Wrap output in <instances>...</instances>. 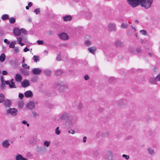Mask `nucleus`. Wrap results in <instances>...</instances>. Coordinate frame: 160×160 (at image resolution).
<instances>
[{"instance_id":"obj_29","label":"nucleus","mask_w":160,"mask_h":160,"mask_svg":"<svg viewBox=\"0 0 160 160\" xmlns=\"http://www.w3.org/2000/svg\"><path fill=\"white\" fill-rule=\"evenodd\" d=\"M16 43L15 41H12L9 45V47L10 48H15V46Z\"/></svg>"},{"instance_id":"obj_50","label":"nucleus","mask_w":160,"mask_h":160,"mask_svg":"<svg viewBox=\"0 0 160 160\" xmlns=\"http://www.w3.org/2000/svg\"><path fill=\"white\" fill-rule=\"evenodd\" d=\"M155 78L157 82L160 81V73L155 77Z\"/></svg>"},{"instance_id":"obj_54","label":"nucleus","mask_w":160,"mask_h":160,"mask_svg":"<svg viewBox=\"0 0 160 160\" xmlns=\"http://www.w3.org/2000/svg\"><path fill=\"white\" fill-rule=\"evenodd\" d=\"M78 108L79 109L81 110L82 108V105L81 103H79L78 105Z\"/></svg>"},{"instance_id":"obj_47","label":"nucleus","mask_w":160,"mask_h":160,"mask_svg":"<svg viewBox=\"0 0 160 160\" xmlns=\"http://www.w3.org/2000/svg\"><path fill=\"white\" fill-rule=\"evenodd\" d=\"M20 32H22V33H23L25 34H27V31L24 28H22L20 30Z\"/></svg>"},{"instance_id":"obj_16","label":"nucleus","mask_w":160,"mask_h":160,"mask_svg":"<svg viewBox=\"0 0 160 160\" xmlns=\"http://www.w3.org/2000/svg\"><path fill=\"white\" fill-rule=\"evenodd\" d=\"M22 86L25 88L30 85V83L26 79L24 80L23 82H22Z\"/></svg>"},{"instance_id":"obj_17","label":"nucleus","mask_w":160,"mask_h":160,"mask_svg":"<svg viewBox=\"0 0 160 160\" xmlns=\"http://www.w3.org/2000/svg\"><path fill=\"white\" fill-rule=\"evenodd\" d=\"M63 21H69L71 20L72 18V17L70 15H66L65 16L63 17Z\"/></svg>"},{"instance_id":"obj_44","label":"nucleus","mask_w":160,"mask_h":160,"mask_svg":"<svg viewBox=\"0 0 160 160\" xmlns=\"http://www.w3.org/2000/svg\"><path fill=\"white\" fill-rule=\"evenodd\" d=\"M93 154L95 157H97L98 154V152L97 150H95L93 151Z\"/></svg>"},{"instance_id":"obj_14","label":"nucleus","mask_w":160,"mask_h":160,"mask_svg":"<svg viewBox=\"0 0 160 160\" xmlns=\"http://www.w3.org/2000/svg\"><path fill=\"white\" fill-rule=\"evenodd\" d=\"M4 105L6 108L10 107L11 105V102L9 99H6L4 102Z\"/></svg>"},{"instance_id":"obj_43","label":"nucleus","mask_w":160,"mask_h":160,"mask_svg":"<svg viewBox=\"0 0 160 160\" xmlns=\"http://www.w3.org/2000/svg\"><path fill=\"white\" fill-rule=\"evenodd\" d=\"M140 32L143 35H146L147 34V32L145 30H141L140 31Z\"/></svg>"},{"instance_id":"obj_34","label":"nucleus","mask_w":160,"mask_h":160,"mask_svg":"<svg viewBox=\"0 0 160 160\" xmlns=\"http://www.w3.org/2000/svg\"><path fill=\"white\" fill-rule=\"evenodd\" d=\"M9 21L11 23H14L15 22L16 20L15 18L11 17L9 18Z\"/></svg>"},{"instance_id":"obj_39","label":"nucleus","mask_w":160,"mask_h":160,"mask_svg":"<svg viewBox=\"0 0 160 160\" xmlns=\"http://www.w3.org/2000/svg\"><path fill=\"white\" fill-rule=\"evenodd\" d=\"M91 42L89 40H86L84 44L87 46H89L91 44Z\"/></svg>"},{"instance_id":"obj_5","label":"nucleus","mask_w":160,"mask_h":160,"mask_svg":"<svg viewBox=\"0 0 160 160\" xmlns=\"http://www.w3.org/2000/svg\"><path fill=\"white\" fill-rule=\"evenodd\" d=\"M58 36L59 38L62 40H65L68 39V36L65 32H62L58 34Z\"/></svg>"},{"instance_id":"obj_22","label":"nucleus","mask_w":160,"mask_h":160,"mask_svg":"<svg viewBox=\"0 0 160 160\" xmlns=\"http://www.w3.org/2000/svg\"><path fill=\"white\" fill-rule=\"evenodd\" d=\"M22 77H21L20 74L17 73L16 75L15 79L17 82H20L22 80Z\"/></svg>"},{"instance_id":"obj_4","label":"nucleus","mask_w":160,"mask_h":160,"mask_svg":"<svg viewBox=\"0 0 160 160\" xmlns=\"http://www.w3.org/2000/svg\"><path fill=\"white\" fill-rule=\"evenodd\" d=\"M7 114H10L13 116H15L17 114L18 110L14 108H10L6 111Z\"/></svg>"},{"instance_id":"obj_24","label":"nucleus","mask_w":160,"mask_h":160,"mask_svg":"<svg viewBox=\"0 0 160 160\" xmlns=\"http://www.w3.org/2000/svg\"><path fill=\"white\" fill-rule=\"evenodd\" d=\"M118 104L120 106H122L126 105L125 101L122 99L118 101Z\"/></svg>"},{"instance_id":"obj_27","label":"nucleus","mask_w":160,"mask_h":160,"mask_svg":"<svg viewBox=\"0 0 160 160\" xmlns=\"http://www.w3.org/2000/svg\"><path fill=\"white\" fill-rule=\"evenodd\" d=\"M5 55L4 54L2 53L0 56V61L1 62H3L5 59Z\"/></svg>"},{"instance_id":"obj_57","label":"nucleus","mask_w":160,"mask_h":160,"mask_svg":"<svg viewBox=\"0 0 160 160\" xmlns=\"http://www.w3.org/2000/svg\"><path fill=\"white\" fill-rule=\"evenodd\" d=\"M37 42L38 44H43V41L42 40H38Z\"/></svg>"},{"instance_id":"obj_51","label":"nucleus","mask_w":160,"mask_h":160,"mask_svg":"<svg viewBox=\"0 0 160 160\" xmlns=\"http://www.w3.org/2000/svg\"><path fill=\"white\" fill-rule=\"evenodd\" d=\"M122 156L123 158H125L126 160H128L129 158V156L126 154H123Z\"/></svg>"},{"instance_id":"obj_20","label":"nucleus","mask_w":160,"mask_h":160,"mask_svg":"<svg viewBox=\"0 0 160 160\" xmlns=\"http://www.w3.org/2000/svg\"><path fill=\"white\" fill-rule=\"evenodd\" d=\"M21 72L26 76H28L29 75V72L28 71L25 70L24 69L22 68L20 69Z\"/></svg>"},{"instance_id":"obj_53","label":"nucleus","mask_w":160,"mask_h":160,"mask_svg":"<svg viewBox=\"0 0 160 160\" xmlns=\"http://www.w3.org/2000/svg\"><path fill=\"white\" fill-rule=\"evenodd\" d=\"M24 97V95L22 93H20L19 94V97L21 99H22Z\"/></svg>"},{"instance_id":"obj_63","label":"nucleus","mask_w":160,"mask_h":160,"mask_svg":"<svg viewBox=\"0 0 160 160\" xmlns=\"http://www.w3.org/2000/svg\"><path fill=\"white\" fill-rule=\"evenodd\" d=\"M71 131H70V130L68 131V133H72V134H74V133H75V131H74V130H71Z\"/></svg>"},{"instance_id":"obj_48","label":"nucleus","mask_w":160,"mask_h":160,"mask_svg":"<svg viewBox=\"0 0 160 160\" xmlns=\"http://www.w3.org/2000/svg\"><path fill=\"white\" fill-rule=\"evenodd\" d=\"M34 12L36 14H38L40 12V9L38 8L34 10Z\"/></svg>"},{"instance_id":"obj_8","label":"nucleus","mask_w":160,"mask_h":160,"mask_svg":"<svg viewBox=\"0 0 160 160\" xmlns=\"http://www.w3.org/2000/svg\"><path fill=\"white\" fill-rule=\"evenodd\" d=\"M114 45L116 47H122L124 46V44L121 40H118L115 42Z\"/></svg>"},{"instance_id":"obj_46","label":"nucleus","mask_w":160,"mask_h":160,"mask_svg":"<svg viewBox=\"0 0 160 160\" xmlns=\"http://www.w3.org/2000/svg\"><path fill=\"white\" fill-rule=\"evenodd\" d=\"M5 87H6V86H5V84L4 82H2V84H1V89L2 90L4 89H5Z\"/></svg>"},{"instance_id":"obj_1","label":"nucleus","mask_w":160,"mask_h":160,"mask_svg":"<svg viewBox=\"0 0 160 160\" xmlns=\"http://www.w3.org/2000/svg\"><path fill=\"white\" fill-rule=\"evenodd\" d=\"M128 4L133 8L139 5L148 9L150 8L152 4L153 0H127Z\"/></svg>"},{"instance_id":"obj_28","label":"nucleus","mask_w":160,"mask_h":160,"mask_svg":"<svg viewBox=\"0 0 160 160\" xmlns=\"http://www.w3.org/2000/svg\"><path fill=\"white\" fill-rule=\"evenodd\" d=\"M24 106V103L22 101H21L18 103V107L20 109H22Z\"/></svg>"},{"instance_id":"obj_64","label":"nucleus","mask_w":160,"mask_h":160,"mask_svg":"<svg viewBox=\"0 0 160 160\" xmlns=\"http://www.w3.org/2000/svg\"><path fill=\"white\" fill-rule=\"evenodd\" d=\"M0 78H1V82H4V78H3V76H1Z\"/></svg>"},{"instance_id":"obj_37","label":"nucleus","mask_w":160,"mask_h":160,"mask_svg":"<svg viewBox=\"0 0 160 160\" xmlns=\"http://www.w3.org/2000/svg\"><path fill=\"white\" fill-rule=\"evenodd\" d=\"M108 81L109 83H112L115 82V79L113 77H110L108 79Z\"/></svg>"},{"instance_id":"obj_33","label":"nucleus","mask_w":160,"mask_h":160,"mask_svg":"<svg viewBox=\"0 0 160 160\" xmlns=\"http://www.w3.org/2000/svg\"><path fill=\"white\" fill-rule=\"evenodd\" d=\"M4 100V97L3 94H0V103L2 102Z\"/></svg>"},{"instance_id":"obj_58","label":"nucleus","mask_w":160,"mask_h":160,"mask_svg":"<svg viewBox=\"0 0 160 160\" xmlns=\"http://www.w3.org/2000/svg\"><path fill=\"white\" fill-rule=\"evenodd\" d=\"M4 42L5 43H6L7 44H8L10 43V42L6 39H4Z\"/></svg>"},{"instance_id":"obj_32","label":"nucleus","mask_w":160,"mask_h":160,"mask_svg":"<svg viewBox=\"0 0 160 160\" xmlns=\"http://www.w3.org/2000/svg\"><path fill=\"white\" fill-rule=\"evenodd\" d=\"M62 73V71L61 70H58L55 72V74L57 76H59Z\"/></svg>"},{"instance_id":"obj_12","label":"nucleus","mask_w":160,"mask_h":160,"mask_svg":"<svg viewBox=\"0 0 160 160\" xmlns=\"http://www.w3.org/2000/svg\"><path fill=\"white\" fill-rule=\"evenodd\" d=\"M148 80L149 82L151 84H157L155 78L150 77Z\"/></svg>"},{"instance_id":"obj_52","label":"nucleus","mask_w":160,"mask_h":160,"mask_svg":"<svg viewBox=\"0 0 160 160\" xmlns=\"http://www.w3.org/2000/svg\"><path fill=\"white\" fill-rule=\"evenodd\" d=\"M60 53L59 52V53L58 55V56L56 58L57 60L58 61H60L61 60V57L60 56Z\"/></svg>"},{"instance_id":"obj_56","label":"nucleus","mask_w":160,"mask_h":160,"mask_svg":"<svg viewBox=\"0 0 160 160\" xmlns=\"http://www.w3.org/2000/svg\"><path fill=\"white\" fill-rule=\"evenodd\" d=\"M84 78L85 80H87L89 78L88 75H86L84 76Z\"/></svg>"},{"instance_id":"obj_18","label":"nucleus","mask_w":160,"mask_h":160,"mask_svg":"<svg viewBox=\"0 0 160 160\" xmlns=\"http://www.w3.org/2000/svg\"><path fill=\"white\" fill-rule=\"evenodd\" d=\"M37 137L36 136L32 137L29 140V143L31 144L35 143L37 142Z\"/></svg>"},{"instance_id":"obj_21","label":"nucleus","mask_w":160,"mask_h":160,"mask_svg":"<svg viewBox=\"0 0 160 160\" xmlns=\"http://www.w3.org/2000/svg\"><path fill=\"white\" fill-rule=\"evenodd\" d=\"M89 52L92 54H94L96 51V48L94 47H91L88 48Z\"/></svg>"},{"instance_id":"obj_38","label":"nucleus","mask_w":160,"mask_h":160,"mask_svg":"<svg viewBox=\"0 0 160 160\" xmlns=\"http://www.w3.org/2000/svg\"><path fill=\"white\" fill-rule=\"evenodd\" d=\"M91 13L89 11H88L86 13V17L87 18H90L91 17Z\"/></svg>"},{"instance_id":"obj_61","label":"nucleus","mask_w":160,"mask_h":160,"mask_svg":"<svg viewBox=\"0 0 160 160\" xmlns=\"http://www.w3.org/2000/svg\"><path fill=\"white\" fill-rule=\"evenodd\" d=\"M23 51L25 52H26L29 51V49H28L27 47H25L23 49Z\"/></svg>"},{"instance_id":"obj_55","label":"nucleus","mask_w":160,"mask_h":160,"mask_svg":"<svg viewBox=\"0 0 160 160\" xmlns=\"http://www.w3.org/2000/svg\"><path fill=\"white\" fill-rule=\"evenodd\" d=\"M136 51L138 53H140L141 52V48H137L136 49Z\"/></svg>"},{"instance_id":"obj_36","label":"nucleus","mask_w":160,"mask_h":160,"mask_svg":"<svg viewBox=\"0 0 160 160\" xmlns=\"http://www.w3.org/2000/svg\"><path fill=\"white\" fill-rule=\"evenodd\" d=\"M128 27V25L126 23H122L121 25V27L123 28H126Z\"/></svg>"},{"instance_id":"obj_35","label":"nucleus","mask_w":160,"mask_h":160,"mask_svg":"<svg viewBox=\"0 0 160 160\" xmlns=\"http://www.w3.org/2000/svg\"><path fill=\"white\" fill-rule=\"evenodd\" d=\"M43 150V148L40 146H38L37 147L36 150L37 152H40Z\"/></svg>"},{"instance_id":"obj_15","label":"nucleus","mask_w":160,"mask_h":160,"mask_svg":"<svg viewBox=\"0 0 160 160\" xmlns=\"http://www.w3.org/2000/svg\"><path fill=\"white\" fill-rule=\"evenodd\" d=\"M13 33L17 36H19L21 34L20 30L18 28H16L13 30Z\"/></svg>"},{"instance_id":"obj_60","label":"nucleus","mask_w":160,"mask_h":160,"mask_svg":"<svg viewBox=\"0 0 160 160\" xmlns=\"http://www.w3.org/2000/svg\"><path fill=\"white\" fill-rule=\"evenodd\" d=\"M8 74V72L7 71L4 70L2 71V74L3 75H6Z\"/></svg>"},{"instance_id":"obj_31","label":"nucleus","mask_w":160,"mask_h":160,"mask_svg":"<svg viewBox=\"0 0 160 160\" xmlns=\"http://www.w3.org/2000/svg\"><path fill=\"white\" fill-rule=\"evenodd\" d=\"M1 19L3 20H5L9 19V16L8 14H4L2 16Z\"/></svg>"},{"instance_id":"obj_62","label":"nucleus","mask_w":160,"mask_h":160,"mask_svg":"<svg viewBox=\"0 0 160 160\" xmlns=\"http://www.w3.org/2000/svg\"><path fill=\"white\" fill-rule=\"evenodd\" d=\"M22 37H19L17 39V41L19 42H20L22 41Z\"/></svg>"},{"instance_id":"obj_2","label":"nucleus","mask_w":160,"mask_h":160,"mask_svg":"<svg viewBox=\"0 0 160 160\" xmlns=\"http://www.w3.org/2000/svg\"><path fill=\"white\" fill-rule=\"evenodd\" d=\"M56 85L58 87V90L60 92H64L66 89L68 88V85L62 82L61 83L58 82L56 83Z\"/></svg>"},{"instance_id":"obj_30","label":"nucleus","mask_w":160,"mask_h":160,"mask_svg":"<svg viewBox=\"0 0 160 160\" xmlns=\"http://www.w3.org/2000/svg\"><path fill=\"white\" fill-rule=\"evenodd\" d=\"M32 59L34 60L35 62H37L39 61V57L36 55H34Z\"/></svg>"},{"instance_id":"obj_45","label":"nucleus","mask_w":160,"mask_h":160,"mask_svg":"<svg viewBox=\"0 0 160 160\" xmlns=\"http://www.w3.org/2000/svg\"><path fill=\"white\" fill-rule=\"evenodd\" d=\"M59 127H57L55 130V133L57 135H59L60 133V131L59 130Z\"/></svg>"},{"instance_id":"obj_59","label":"nucleus","mask_w":160,"mask_h":160,"mask_svg":"<svg viewBox=\"0 0 160 160\" xmlns=\"http://www.w3.org/2000/svg\"><path fill=\"white\" fill-rule=\"evenodd\" d=\"M129 51L130 53H132L134 51V50L132 48H129Z\"/></svg>"},{"instance_id":"obj_10","label":"nucleus","mask_w":160,"mask_h":160,"mask_svg":"<svg viewBox=\"0 0 160 160\" xmlns=\"http://www.w3.org/2000/svg\"><path fill=\"white\" fill-rule=\"evenodd\" d=\"M10 145L8 140H5L2 142V146L5 148H8L9 146Z\"/></svg>"},{"instance_id":"obj_3","label":"nucleus","mask_w":160,"mask_h":160,"mask_svg":"<svg viewBox=\"0 0 160 160\" xmlns=\"http://www.w3.org/2000/svg\"><path fill=\"white\" fill-rule=\"evenodd\" d=\"M104 158L106 160H114L112 152L110 150H108L105 153Z\"/></svg>"},{"instance_id":"obj_40","label":"nucleus","mask_w":160,"mask_h":160,"mask_svg":"<svg viewBox=\"0 0 160 160\" xmlns=\"http://www.w3.org/2000/svg\"><path fill=\"white\" fill-rule=\"evenodd\" d=\"M10 82L11 83L9 84V87L11 88H16V87H15V85L14 82H12V81H10Z\"/></svg>"},{"instance_id":"obj_9","label":"nucleus","mask_w":160,"mask_h":160,"mask_svg":"<svg viewBox=\"0 0 160 160\" xmlns=\"http://www.w3.org/2000/svg\"><path fill=\"white\" fill-rule=\"evenodd\" d=\"M41 72V69L39 68H34L32 70V72L34 75H39Z\"/></svg>"},{"instance_id":"obj_26","label":"nucleus","mask_w":160,"mask_h":160,"mask_svg":"<svg viewBox=\"0 0 160 160\" xmlns=\"http://www.w3.org/2000/svg\"><path fill=\"white\" fill-rule=\"evenodd\" d=\"M109 134V133L108 132H106L102 133L101 136L103 138H107Z\"/></svg>"},{"instance_id":"obj_19","label":"nucleus","mask_w":160,"mask_h":160,"mask_svg":"<svg viewBox=\"0 0 160 160\" xmlns=\"http://www.w3.org/2000/svg\"><path fill=\"white\" fill-rule=\"evenodd\" d=\"M67 123L68 124V127L69 128L71 127L72 126L73 122H72V118L71 117H69L67 119Z\"/></svg>"},{"instance_id":"obj_23","label":"nucleus","mask_w":160,"mask_h":160,"mask_svg":"<svg viewBox=\"0 0 160 160\" xmlns=\"http://www.w3.org/2000/svg\"><path fill=\"white\" fill-rule=\"evenodd\" d=\"M16 160H27L26 158H24L22 155L18 154L16 156Z\"/></svg>"},{"instance_id":"obj_13","label":"nucleus","mask_w":160,"mask_h":160,"mask_svg":"<svg viewBox=\"0 0 160 160\" xmlns=\"http://www.w3.org/2000/svg\"><path fill=\"white\" fill-rule=\"evenodd\" d=\"M25 96L26 98H32L33 97V93L31 91H27L25 92Z\"/></svg>"},{"instance_id":"obj_42","label":"nucleus","mask_w":160,"mask_h":160,"mask_svg":"<svg viewBox=\"0 0 160 160\" xmlns=\"http://www.w3.org/2000/svg\"><path fill=\"white\" fill-rule=\"evenodd\" d=\"M50 143V141H45L44 142V144L45 146L48 147Z\"/></svg>"},{"instance_id":"obj_41","label":"nucleus","mask_w":160,"mask_h":160,"mask_svg":"<svg viewBox=\"0 0 160 160\" xmlns=\"http://www.w3.org/2000/svg\"><path fill=\"white\" fill-rule=\"evenodd\" d=\"M45 74L48 76L50 75L51 74V72L49 70H46L44 71Z\"/></svg>"},{"instance_id":"obj_11","label":"nucleus","mask_w":160,"mask_h":160,"mask_svg":"<svg viewBox=\"0 0 160 160\" xmlns=\"http://www.w3.org/2000/svg\"><path fill=\"white\" fill-rule=\"evenodd\" d=\"M27 107L30 109L32 110L35 107V104L33 102L31 101L28 103L26 105Z\"/></svg>"},{"instance_id":"obj_49","label":"nucleus","mask_w":160,"mask_h":160,"mask_svg":"<svg viewBox=\"0 0 160 160\" xmlns=\"http://www.w3.org/2000/svg\"><path fill=\"white\" fill-rule=\"evenodd\" d=\"M19 52V50L18 47H15L14 50V53H17Z\"/></svg>"},{"instance_id":"obj_6","label":"nucleus","mask_w":160,"mask_h":160,"mask_svg":"<svg viewBox=\"0 0 160 160\" xmlns=\"http://www.w3.org/2000/svg\"><path fill=\"white\" fill-rule=\"evenodd\" d=\"M116 30L115 24L113 23H110L108 26V30L110 32L114 31Z\"/></svg>"},{"instance_id":"obj_25","label":"nucleus","mask_w":160,"mask_h":160,"mask_svg":"<svg viewBox=\"0 0 160 160\" xmlns=\"http://www.w3.org/2000/svg\"><path fill=\"white\" fill-rule=\"evenodd\" d=\"M148 151V152L149 154L151 155H153L155 152H154V150L152 149L151 148H149L147 149Z\"/></svg>"},{"instance_id":"obj_7","label":"nucleus","mask_w":160,"mask_h":160,"mask_svg":"<svg viewBox=\"0 0 160 160\" xmlns=\"http://www.w3.org/2000/svg\"><path fill=\"white\" fill-rule=\"evenodd\" d=\"M69 114L68 112H62L60 115V118L62 120H65L66 119H67L69 117H69Z\"/></svg>"}]
</instances>
